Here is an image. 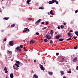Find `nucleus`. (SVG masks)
Segmentation results:
<instances>
[{"mask_svg":"<svg viewBox=\"0 0 78 78\" xmlns=\"http://www.w3.org/2000/svg\"><path fill=\"white\" fill-rule=\"evenodd\" d=\"M45 37H46V39L48 40H51V36L48 35L47 34L46 36H45Z\"/></svg>","mask_w":78,"mask_h":78,"instance_id":"1","label":"nucleus"},{"mask_svg":"<svg viewBox=\"0 0 78 78\" xmlns=\"http://www.w3.org/2000/svg\"><path fill=\"white\" fill-rule=\"evenodd\" d=\"M14 41H11L9 42V45L11 46H12L14 44Z\"/></svg>","mask_w":78,"mask_h":78,"instance_id":"2","label":"nucleus"},{"mask_svg":"<svg viewBox=\"0 0 78 78\" xmlns=\"http://www.w3.org/2000/svg\"><path fill=\"white\" fill-rule=\"evenodd\" d=\"M40 69H41L42 70L44 71L45 70V68L43 65H40Z\"/></svg>","mask_w":78,"mask_h":78,"instance_id":"3","label":"nucleus"},{"mask_svg":"<svg viewBox=\"0 0 78 78\" xmlns=\"http://www.w3.org/2000/svg\"><path fill=\"white\" fill-rule=\"evenodd\" d=\"M29 31V29H28L27 28H25L24 29V30H23V32H27V31Z\"/></svg>","mask_w":78,"mask_h":78,"instance_id":"4","label":"nucleus"},{"mask_svg":"<svg viewBox=\"0 0 78 78\" xmlns=\"http://www.w3.org/2000/svg\"><path fill=\"white\" fill-rule=\"evenodd\" d=\"M77 58L76 57H75L73 59V61L74 62H76L77 61Z\"/></svg>","mask_w":78,"mask_h":78,"instance_id":"5","label":"nucleus"},{"mask_svg":"<svg viewBox=\"0 0 78 78\" xmlns=\"http://www.w3.org/2000/svg\"><path fill=\"white\" fill-rule=\"evenodd\" d=\"M61 59L62 60L59 61L60 62H63L65 60V59L63 57H61Z\"/></svg>","mask_w":78,"mask_h":78,"instance_id":"6","label":"nucleus"},{"mask_svg":"<svg viewBox=\"0 0 78 78\" xmlns=\"http://www.w3.org/2000/svg\"><path fill=\"white\" fill-rule=\"evenodd\" d=\"M4 71H5V72L6 73H8V71L7 70V68L6 67H4Z\"/></svg>","mask_w":78,"mask_h":78,"instance_id":"7","label":"nucleus"},{"mask_svg":"<svg viewBox=\"0 0 78 78\" xmlns=\"http://www.w3.org/2000/svg\"><path fill=\"white\" fill-rule=\"evenodd\" d=\"M35 42V41H34L33 40H31L30 41V44H34Z\"/></svg>","mask_w":78,"mask_h":78,"instance_id":"8","label":"nucleus"},{"mask_svg":"<svg viewBox=\"0 0 78 78\" xmlns=\"http://www.w3.org/2000/svg\"><path fill=\"white\" fill-rule=\"evenodd\" d=\"M41 20V19H40L38 20L36 22V23L37 24H38L40 22V21Z\"/></svg>","mask_w":78,"mask_h":78,"instance_id":"9","label":"nucleus"},{"mask_svg":"<svg viewBox=\"0 0 78 78\" xmlns=\"http://www.w3.org/2000/svg\"><path fill=\"white\" fill-rule=\"evenodd\" d=\"M33 77H34L35 78H38V76L35 74H34Z\"/></svg>","mask_w":78,"mask_h":78,"instance_id":"10","label":"nucleus"},{"mask_svg":"<svg viewBox=\"0 0 78 78\" xmlns=\"http://www.w3.org/2000/svg\"><path fill=\"white\" fill-rule=\"evenodd\" d=\"M61 37V36L60 35H58L56 37V39H59Z\"/></svg>","mask_w":78,"mask_h":78,"instance_id":"11","label":"nucleus"},{"mask_svg":"<svg viewBox=\"0 0 78 78\" xmlns=\"http://www.w3.org/2000/svg\"><path fill=\"white\" fill-rule=\"evenodd\" d=\"M14 77L13 74L12 73H11L10 74V77L11 78H13Z\"/></svg>","mask_w":78,"mask_h":78,"instance_id":"12","label":"nucleus"},{"mask_svg":"<svg viewBox=\"0 0 78 78\" xmlns=\"http://www.w3.org/2000/svg\"><path fill=\"white\" fill-rule=\"evenodd\" d=\"M7 53L8 54H12V52L11 51H8L7 52Z\"/></svg>","mask_w":78,"mask_h":78,"instance_id":"13","label":"nucleus"},{"mask_svg":"<svg viewBox=\"0 0 78 78\" xmlns=\"http://www.w3.org/2000/svg\"><path fill=\"white\" fill-rule=\"evenodd\" d=\"M16 63L18 64V65H20V64L21 62H20L19 61H16Z\"/></svg>","mask_w":78,"mask_h":78,"instance_id":"14","label":"nucleus"},{"mask_svg":"<svg viewBox=\"0 0 78 78\" xmlns=\"http://www.w3.org/2000/svg\"><path fill=\"white\" fill-rule=\"evenodd\" d=\"M53 33V31L52 30H51V31L50 32V34L52 35Z\"/></svg>","mask_w":78,"mask_h":78,"instance_id":"15","label":"nucleus"},{"mask_svg":"<svg viewBox=\"0 0 78 78\" xmlns=\"http://www.w3.org/2000/svg\"><path fill=\"white\" fill-rule=\"evenodd\" d=\"M44 9V8L43 7H39V9H40L43 10V9Z\"/></svg>","mask_w":78,"mask_h":78,"instance_id":"16","label":"nucleus"},{"mask_svg":"<svg viewBox=\"0 0 78 78\" xmlns=\"http://www.w3.org/2000/svg\"><path fill=\"white\" fill-rule=\"evenodd\" d=\"M50 14L51 15H53V12L52 10H51L50 11Z\"/></svg>","mask_w":78,"mask_h":78,"instance_id":"17","label":"nucleus"},{"mask_svg":"<svg viewBox=\"0 0 78 78\" xmlns=\"http://www.w3.org/2000/svg\"><path fill=\"white\" fill-rule=\"evenodd\" d=\"M71 32H69V33H68V35L69 36V37H71Z\"/></svg>","mask_w":78,"mask_h":78,"instance_id":"18","label":"nucleus"},{"mask_svg":"<svg viewBox=\"0 0 78 78\" xmlns=\"http://www.w3.org/2000/svg\"><path fill=\"white\" fill-rule=\"evenodd\" d=\"M64 39L62 38V39H60L58 40V41H63Z\"/></svg>","mask_w":78,"mask_h":78,"instance_id":"19","label":"nucleus"},{"mask_svg":"<svg viewBox=\"0 0 78 78\" xmlns=\"http://www.w3.org/2000/svg\"><path fill=\"white\" fill-rule=\"evenodd\" d=\"M48 3L50 4H52L53 2H52V1H50L48 2Z\"/></svg>","mask_w":78,"mask_h":78,"instance_id":"20","label":"nucleus"},{"mask_svg":"<svg viewBox=\"0 0 78 78\" xmlns=\"http://www.w3.org/2000/svg\"><path fill=\"white\" fill-rule=\"evenodd\" d=\"M61 74H62V75L65 74V72L63 71H61Z\"/></svg>","mask_w":78,"mask_h":78,"instance_id":"21","label":"nucleus"},{"mask_svg":"<svg viewBox=\"0 0 78 78\" xmlns=\"http://www.w3.org/2000/svg\"><path fill=\"white\" fill-rule=\"evenodd\" d=\"M48 73L50 75H51L53 73L52 72H49Z\"/></svg>","mask_w":78,"mask_h":78,"instance_id":"22","label":"nucleus"},{"mask_svg":"<svg viewBox=\"0 0 78 78\" xmlns=\"http://www.w3.org/2000/svg\"><path fill=\"white\" fill-rule=\"evenodd\" d=\"M75 34L78 36V32L76 31L75 32Z\"/></svg>","mask_w":78,"mask_h":78,"instance_id":"23","label":"nucleus"},{"mask_svg":"<svg viewBox=\"0 0 78 78\" xmlns=\"http://www.w3.org/2000/svg\"><path fill=\"white\" fill-rule=\"evenodd\" d=\"M60 27H61V28H62V29L64 28V27H65L64 26H62V25H61V26H60Z\"/></svg>","mask_w":78,"mask_h":78,"instance_id":"24","label":"nucleus"},{"mask_svg":"<svg viewBox=\"0 0 78 78\" xmlns=\"http://www.w3.org/2000/svg\"><path fill=\"white\" fill-rule=\"evenodd\" d=\"M71 37H69V39H68L66 40V41H69L71 40Z\"/></svg>","mask_w":78,"mask_h":78,"instance_id":"25","label":"nucleus"},{"mask_svg":"<svg viewBox=\"0 0 78 78\" xmlns=\"http://www.w3.org/2000/svg\"><path fill=\"white\" fill-rule=\"evenodd\" d=\"M31 2V0H27V3H29Z\"/></svg>","mask_w":78,"mask_h":78,"instance_id":"26","label":"nucleus"},{"mask_svg":"<svg viewBox=\"0 0 78 78\" xmlns=\"http://www.w3.org/2000/svg\"><path fill=\"white\" fill-rule=\"evenodd\" d=\"M56 0H52V2H53V3H54L56 2Z\"/></svg>","mask_w":78,"mask_h":78,"instance_id":"27","label":"nucleus"},{"mask_svg":"<svg viewBox=\"0 0 78 78\" xmlns=\"http://www.w3.org/2000/svg\"><path fill=\"white\" fill-rule=\"evenodd\" d=\"M67 73H72V72L71 71H67Z\"/></svg>","mask_w":78,"mask_h":78,"instance_id":"28","label":"nucleus"},{"mask_svg":"<svg viewBox=\"0 0 78 78\" xmlns=\"http://www.w3.org/2000/svg\"><path fill=\"white\" fill-rule=\"evenodd\" d=\"M48 41V40L47 39H44V41L45 42H47Z\"/></svg>","mask_w":78,"mask_h":78,"instance_id":"29","label":"nucleus"},{"mask_svg":"<svg viewBox=\"0 0 78 78\" xmlns=\"http://www.w3.org/2000/svg\"><path fill=\"white\" fill-rule=\"evenodd\" d=\"M16 49L17 50H19V49H20V47H18L16 48Z\"/></svg>","mask_w":78,"mask_h":78,"instance_id":"30","label":"nucleus"},{"mask_svg":"<svg viewBox=\"0 0 78 78\" xmlns=\"http://www.w3.org/2000/svg\"><path fill=\"white\" fill-rule=\"evenodd\" d=\"M15 65L18 68L19 67V65L17 63L15 64Z\"/></svg>","mask_w":78,"mask_h":78,"instance_id":"31","label":"nucleus"},{"mask_svg":"<svg viewBox=\"0 0 78 78\" xmlns=\"http://www.w3.org/2000/svg\"><path fill=\"white\" fill-rule=\"evenodd\" d=\"M50 44H53V41L52 40L50 41Z\"/></svg>","mask_w":78,"mask_h":78,"instance_id":"32","label":"nucleus"},{"mask_svg":"<svg viewBox=\"0 0 78 78\" xmlns=\"http://www.w3.org/2000/svg\"><path fill=\"white\" fill-rule=\"evenodd\" d=\"M78 47L77 46H76L74 47V49H77Z\"/></svg>","mask_w":78,"mask_h":78,"instance_id":"33","label":"nucleus"},{"mask_svg":"<svg viewBox=\"0 0 78 78\" xmlns=\"http://www.w3.org/2000/svg\"><path fill=\"white\" fill-rule=\"evenodd\" d=\"M18 51L19 52H21V48H20L18 50Z\"/></svg>","mask_w":78,"mask_h":78,"instance_id":"34","label":"nucleus"},{"mask_svg":"<svg viewBox=\"0 0 78 78\" xmlns=\"http://www.w3.org/2000/svg\"><path fill=\"white\" fill-rule=\"evenodd\" d=\"M4 19L5 20H8V18L7 17H5V18H4Z\"/></svg>","mask_w":78,"mask_h":78,"instance_id":"35","label":"nucleus"},{"mask_svg":"<svg viewBox=\"0 0 78 78\" xmlns=\"http://www.w3.org/2000/svg\"><path fill=\"white\" fill-rule=\"evenodd\" d=\"M28 19L29 20H31L32 19L31 18H28Z\"/></svg>","mask_w":78,"mask_h":78,"instance_id":"36","label":"nucleus"},{"mask_svg":"<svg viewBox=\"0 0 78 78\" xmlns=\"http://www.w3.org/2000/svg\"><path fill=\"white\" fill-rule=\"evenodd\" d=\"M46 28V27H43L42 28V30H45Z\"/></svg>","mask_w":78,"mask_h":78,"instance_id":"37","label":"nucleus"},{"mask_svg":"<svg viewBox=\"0 0 78 78\" xmlns=\"http://www.w3.org/2000/svg\"><path fill=\"white\" fill-rule=\"evenodd\" d=\"M15 26V24H13L11 26L12 27H14Z\"/></svg>","mask_w":78,"mask_h":78,"instance_id":"38","label":"nucleus"},{"mask_svg":"<svg viewBox=\"0 0 78 78\" xmlns=\"http://www.w3.org/2000/svg\"><path fill=\"white\" fill-rule=\"evenodd\" d=\"M77 38V37H73V38L74 39H76Z\"/></svg>","mask_w":78,"mask_h":78,"instance_id":"39","label":"nucleus"},{"mask_svg":"<svg viewBox=\"0 0 78 78\" xmlns=\"http://www.w3.org/2000/svg\"><path fill=\"white\" fill-rule=\"evenodd\" d=\"M20 47L21 48H23V45H20Z\"/></svg>","mask_w":78,"mask_h":78,"instance_id":"40","label":"nucleus"},{"mask_svg":"<svg viewBox=\"0 0 78 78\" xmlns=\"http://www.w3.org/2000/svg\"><path fill=\"white\" fill-rule=\"evenodd\" d=\"M58 29H61L60 27H59V26L58 27Z\"/></svg>","mask_w":78,"mask_h":78,"instance_id":"41","label":"nucleus"},{"mask_svg":"<svg viewBox=\"0 0 78 78\" xmlns=\"http://www.w3.org/2000/svg\"><path fill=\"white\" fill-rule=\"evenodd\" d=\"M36 34L37 35H38L39 34V33L38 32H37Z\"/></svg>","mask_w":78,"mask_h":78,"instance_id":"42","label":"nucleus"},{"mask_svg":"<svg viewBox=\"0 0 78 78\" xmlns=\"http://www.w3.org/2000/svg\"><path fill=\"white\" fill-rule=\"evenodd\" d=\"M55 3L57 5L58 4V2L56 0V1H55Z\"/></svg>","mask_w":78,"mask_h":78,"instance_id":"43","label":"nucleus"},{"mask_svg":"<svg viewBox=\"0 0 78 78\" xmlns=\"http://www.w3.org/2000/svg\"><path fill=\"white\" fill-rule=\"evenodd\" d=\"M48 22H46V23L45 24V25H48Z\"/></svg>","mask_w":78,"mask_h":78,"instance_id":"44","label":"nucleus"},{"mask_svg":"<svg viewBox=\"0 0 78 78\" xmlns=\"http://www.w3.org/2000/svg\"><path fill=\"white\" fill-rule=\"evenodd\" d=\"M63 24L64 25H66V23L64 22Z\"/></svg>","mask_w":78,"mask_h":78,"instance_id":"45","label":"nucleus"},{"mask_svg":"<svg viewBox=\"0 0 78 78\" xmlns=\"http://www.w3.org/2000/svg\"><path fill=\"white\" fill-rule=\"evenodd\" d=\"M3 41H6V38H5V39H4L3 40Z\"/></svg>","mask_w":78,"mask_h":78,"instance_id":"46","label":"nucleus"},{"mask_svg":"<svg viewBox=\"0 0 78 78\" xmlns=\"http://www.w3.org/2000/svg\"><path fill=\"white\" fill-rule=\"evenodd\" d=\"M78 12V10H76V11H75V12L76 13H77Z\"/></svg>","mask_w":78,"mask_h":78,"instance_id":"47","label":"nucleus"},{"mask_svg":"<svg viewBox=\"0 0 78 78\" xmlns=\"http://www.w3.org/2000/svg\"><path fill=\"white\" fill-rule=\"evenodd\" d=\"M59 53H57L56 55L58 56V55H59Z\"/></svg>","mask_w":78,"mask_h":78,"instance_id":"48","label":"nucleus"},{"mask_svg":"<svg viewBox=\"0 0 78 78\" xmlns=\"http://www.w3.org/2000/svg\"><path fill=\"white\" fill-rule=\"evenodd\" d=\"M76 69L78 70V66H77L76 68Z\"/></svg>","mask_w":78,"mask_h":78,"instance_id":"49","label":"nucleus"},{"mask_svg":"<svg viewBox=\"0 0 78 78\" xmlns=\"http://www.w3.org/2000/svg\"><path fill=\"white\" fill-rule=\"evenodd\" d=\"M36 60H34V62H35V63H36Z\"/></svg>","mask_w":78,"mask_h":78,"instance_id":"50","label":"nucleus"},{"mask_svg":"<svg viewBox=\"0 0 78 78\" xmlns=\"http://www.w3.org/2000/svg\"><path fill=\"white\" fill-rule=\"evenodd\" d=\"M70 32H73V30H71L70 31Z\"/></svg>","mask_w":78,"mask_h":78,"instance_id":"51","label":"nucleus"},{"mask_svg":"<svg viewBox=\"0 0 78 78\" xmlns=\"http://www.w3.org/2000/svg\"><path fill=\"white\" fill-rule=\"evenodd\" d=\"M44 22H42V24H44Z\"/></svg>","mask_w":78,"mask_h":78,"instance_id":"52","label":"nucleus"},{"mask_svg":"<svg viewBox=\"0 0 78 78\" xmlns=\"http://www.w3.org/2000/svg\"><path fill=\"white\" fill-rule=\"evenodd\" d=\"M30 3H27V4H28V5H30Z\"/></svg>","mask_w":78,"mask_h":78,"instance_id":"53","label":"nucleus"},{"mask_svg":"<svg viewBox=\"0 0 78 78\" xmlns=\"http://www.w3.org/2000/svg\"><path fill=\"white\" fill-rule=\"evenodd\" d=\"M23 49H25V47H23Z\"/></svg>","mask_w":78,"mask_h":78,"instance_id":"54","label":"nucleus"},{"mask_svg":"<svg viewBox=\"0 0 78 78\" xmlns=\"http://www.w3.org/2000/svg\"><path fill=\"white\" fill-rule=\"evenodd\" d=\"M63 78H66V76H64L63 77Z\"/></svg>","mask_w":78,"mask_h":78,"instance_id":"55","label":"nucleus"},{"mask_svg":"<svg viewBox=\"0 0 78 78\" xmlns=\"http://www.w3.org/2000/svg\"><path fill=\"white\" fill-rule=\"evenodd\" d=\"M50 27H51V26H48V28H49Z\"/></svg>","mask_w":78,"mask_h":78,"instance_id":"56","label":"nucleus"},{"mask_svg":"<svg viewBox=\"0 0 78 78\" xmlns=\"http://www.w3.org/2000/svg\"><path fill=\"white\" fill-rule=\"evenodd\" d=\"M68 62L67 61H66V62Z\"/></svg>","mask_w":78,"mask_h":78,"instance_id":"57","label":"nucleus"},{"mask_svg":"<svg viewBox=\"0 0 78 78\" xmlns=\"http://www.w3.org/2000/svg\"><path fill=\"white\" fill-rule=\"evenodd\" d=\"M24 51H26V49H24Z\"/></svg>","mask_w":78,"mask_h":78,"instance_id":"58","label":"nucleus"},{"mask_svg":"<svg viewBox=\"0 0 78 78\" xmlns=\"http://www.w3.org/2000/svg\"><path fill=\"white\" fill-rule=\"evenodd\" d=\"M48 14L49 15H50V13H48Z\"/></svg>","mask_w":78,"mask_h":78,"instance_id":"59","label":"nucleus"},{"mask_svg":"<svg viewBox=\"0 0 78 78\" xmlns=\"http://www.w3.org/2000/svg\"><path fill=\"white\" fill-rule=\"evenodd\" d=\"M4 0H2V1H3Z\"/></svg>","mask_w":78,"mask_h":78,"instance_id":"60","label":"nucleus"},{"mask_svg":"<svg viewBox=\"0 0 78 78\" xmlns=\"http://www.w3.org/2000/svg\"><path fill=\"white\" fill-rule=\"evenodd\" d=\"M1 12V11H0V12Z\"/></svg>","mask_w":78,"mask_h":78,"instance_id":"61","label":"nucleus"},{"mask_svg":"<svg viewBox=\"0 0 78 78\" xmlns=\"http://www.w3.org/2000/svg\"><path fill=\"white\" fill-rule=\"evenodd\" d=\"M41 40H42V41H43V39H42Z\"/></svg>","mask_w":78,"mask_h":78,"instance_id":"62","label":"nucleus"}]
</instances>
